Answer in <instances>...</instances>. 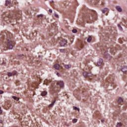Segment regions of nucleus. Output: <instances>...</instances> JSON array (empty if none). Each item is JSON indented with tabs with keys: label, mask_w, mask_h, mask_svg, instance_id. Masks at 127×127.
Segmentation results:
<instances>
[{
	"label": "nucleus",
	"mask_w": 127,
	"mask_h": 127,
	"mask_svg": "<svg viewBox=\"0 0 127 127\" xmlns=\"http://www.w3.org/2000/svg\"><path fill=\"white\" fill-rule=\"evenodd\" d=\"M99 0H97V2H99Z\"/></svg>",
	"instance_id": "obj_45"
},
{
	"label": "nucleus",
	"mask_w": 127,
	"mask_h": 127,
	"mask_svg": "<svg viewBox=\"0 0 127 127\" xmlns=\"http://www.w3.org/2000/svg\"><path fill=\"white\" fill-rule=\"evenodd\" d=\"M116 51L117 50H116V48H113L110 50V52L113 55H115Z\"/></svg>",
	"instance_id": "obj_10"
},
{
	"label": "nucleus",
	"mask_w": 127,
	"mask_h": 127,
	"mask_svg": "<svg viewBox=\"0 0 127 127\" xmlns=\"http://www.w3.org/2000/svg\"><path fill=\"white\" fill-rule=\"evenodd\" d=\"M21 11H13L12 12L5 13L2 15L3 20L6 21L7 23L11 22L13 19H15L17 23H19L18 20L21 19Z\"/></svg>",
	"instance_id": "obj_1"
},
{
	"label": "nucleus",
	"mask_w": 127,
	"mask_h": 127,
	"mask_svg": "<svg viewBox=\"0 0 127 127\" xmlns=\"http://www.w3.org/2000/svg\"><path fill=\"white\" fill-rule=\"evenodd\" d=\"M27 13H29V12H27Z\"/></svg>",
	"instance_id": "obj_49"
},
{
	"label": "nucleus",
	"mask_w": 127,
	"mask_h": 127,
	"mask_svg": "<svg viewBox=\"0 0 127 127\" xmlns=\"http://www.w3.org/2000/svg\"><path fill=\"white\" fill-rule=\"evenodd\" d=\"M121 24L122 25H125L124 24H123V22H121Z\"/></svg>",
	"instance_id": "obj_42"
},
{
	"label": "nucleus",
	"mask_w": 127,
	"mask_h": 127,
	"mask_svg": "<svg viewBox=\"0 0 127 127\" xmlns=\"http://www.w3.org/2000/svg\"><path fill=\"white\" fill-rule=\"evenodd\" d=\"M122 21L126 24V23H127V19H125L123 18Z\"/></svg>",
	"instance_id": "obj_27"
},
{
	"label": "nucleus",
	"mask_w": 127,
	"mask_h": 127,
	"mask_svg": "<svg viewBox=\"0 0 127 127\" xmlns=\"http://www.w3.org/2000/svg\"><path fill=\"white\" fill-rule=\"evenodd\" d=\"M60 44L62 47L64 46L65 45L67 44V40H62V41H61Z\"/></svg>",
	"instance_id": "obj_9"
},
{
	"label": "nucleus",
	"mask_w": 127,
	"mask_h": 127,
	"mask_svg": "<svg viewBox=\"0 0 127 127\" xmlns=\"http://www.w3.org/2000/svg\"><path fill=\"white\" fill-rule=\"evenodd\" d=\"M44 16V15L42 14H40L38 15H37V18H38L39 19H42Z\"/></svg>",
	"instance_id": "obj_13"
},
{
	"label": "nucleus",
	"mask_w": 127,
	"mask_h": 127,
	"mask_svg": "<svg viewBox=\"0 0 127 127\" xmlns=\"http://www.w3.org/2000/svg\"><path fill=\"white\" fill-rule=\"evenodd\" d=\"M55 17H56L57 18H59V16L58 15V14L55 13Z\"/></svg>",
	"instance_id": "obj_34"
},
{
	"label": "nucleus",
	"mask_w": 127,
	"mask_h": 127,
	"mask_svg": "<svg viewBox=\"0 0 127 127\" xmlns=\"http://www.w3.org/2000/svg\"><path fill=\"white\" fill-rule=\"evenodd\" d=\"M72 32L73 33H76V32H77V30L74 29H73V30H72Z\"/></svg>",
	"instance_id": "obj_31"
},
{
	"label": "nucleus",
	"mask_w": 127,
	"mask_h": 127,
	"mask_svg": "<svg viewBox=\"0 0 127 127\" xmlns=\"http://www.w3.org/2000/svg\"><path fill=\"white\" fill-rule=\"evenodd\" d=\"M116 8L117 10L118 11H119V12H122V11H123V9H122V8L120 6H117L116 7Z\"/></svg>",
	"instance_id": "obj_12"
},
{
	"label": "nucleus",
	"mask_w": 127,
	"mask_h": 127,
	"mask_svg": "<svg viewBox=\"0 0 127 127\" xmlns=\"http://www.w3.org/2000/svg\"><path fill=\"white\" fill-rule=\"evenodd\" d=\"M49 12H50L51 13H52V9H50L49 10Z\"/></svg>",
	"instance_id": "obj_36"
},
{
	"label": "nucleus",
	"mask_w": 127,
	"mask_h": 127,
	"mask_svg": "<svg viewBox=\"0 0 127 127\" xmlns=\"http://www.w3.org/2000/svg\"><path fill=\"white\" fill-rule=\"evenodd\" d=\"M97 18H98L97 12L95 10H88L86 15L83 17V20H84V21L91 22L97 20Z\"/></svg>",
	"instance_id": "obj_2"
},
{
	"label": "nucleus",
	"mask_w": 127,
	"mask_h": 127,
	"mask_svg": "<svg viewBox=\"0 0 127 127\" xmlns=\"http://www.w3.org/2000/svg\"><path fill=\"white\" fill-rule=\"evenodd\" d=\"M82 25V26H84V25Z\"/></svg>",
	"instance_id": "obj_47"
},
{
	"label": "nucleus",
	"mask_w": 127,
	"mask_h": 127,
	"mask_svg": "<svg viewBox=\"0 0 127 127\" xmlns=\"http://www.w3.org/2000/svg\"><path fill=\"white\" fill-rule=\"evenodd\" d=\"M64 67L66 69H70V68H71V66L70 64H67V65H65Z\"/></svg>",
	"instance_id": "obj_21"
},
{
	"label": "nucleus",
	"mask_w": 127,
	"mask_h": 127,
	"mask_svg": "<svg viewBox=\"0 0 127 127\" xmlns=\"http://www.w3.org/2000/svg\"><path fill=\"white\" fill-rule=\"evenodd\" d=\"M101 2H102V4H104V3H103V1H101Z\"/></svg>",
	"instance_id": "obj_46"
},
{
	"label": "nucleus",
	"mask_w": 127,
	"mask_h": 127,
	"mask_svg": "<svg viewBox=\"0 0 127 127\" xmlns=\"http://www.w3.org/2000/svg\"><path fill=\"white\" fill-rule=\"evenodd\" d=\"M103 59H100L97 62V65L98 66H101L103 64Z\"/></svg>",
	"instance_id": "obj_11"
},
{
	"label": "nucleus",
	"mask_w": 127,
	"mask_h": 127,
	"mask_svg": "<svg viewBox=\"0 0 127 127\" xmlns=\"http://www.w3.org/2000/svg\"><path fill=\"white\" fill-rule=\"evenodd\" d=\"M121 71L123 72V73H127V66H124L121 69Z\"/></svg>",
	"instance_id": "obj_14"
},
{
	"label": "nucleus",
	"mask_w": 127,
	"mask_h": 127,
	"mask_svg": "<svg viewBox=\"0 0 127 127\" xmlns=\"http://www.w3.org/2000/svg\"><path fill=\"white\" fill-rule=\"evenodd\" d=\"M74 110H78V112L80 111V109L79 108H77V107H74Z\"/></svg>",
	"instance_id": "obj_30"
},
{
	"label": "nucleus",
	"mask_w": 127,
	"mask_h": 127,
	"mask_svg": "<svg viewBox=\"0 0 127 127\" xmlns=\"http://www.w3.org/2000/svg\"><path fill=\"white\" fill-rule=\"evenodd\" d=\"M104 56L106 58H109V56H110V55H107V52H105L104 53Z\"/></svg>",
	"instance_id": "obj_28"
},
{
	"label": "nucleus",
	"mask_w": 127,
	"mask_h": 127,
	"mask_svg": "<svg viewBox=\"0 0 127 127\" xmlns=\"http://www.w3.org/2000/svg\"><path fill=\"white\" fill-rule=\"evenodd\" d=\"M103 13H106V12H108V8H105L103 10H102Z\"/></svg>",
	"instance_id": "obj_24"
},
{
	"label": "nucleus",
	"mask_w": 127,
	"mask_h": 127,
	"mask_svg": "<svg viewBox=\"0 0 127 127\" xmlns=\"http://www.w3.org/2000/svg\"><path fill=\"white\" fill-rule=\"evenodd\" d=\"M52 27L54 28V24H52Z\"/></svg>",
	"instance_id": "obj_41"
},
{
	"label": "nucleus",
	"mask_w": 127,
	"mask_h": 127,
	"mask_svg": "<svg viewBox=\"0 0 127 127\" xmlns=\"http://www.w3.org/2000/svg\"><path fill=\"white\" fill-rule=\"evenodd\" d=\"M60 88H64V82L63 81H57L56 84L52 85L50 91L51 94L54 95V94H57V92H59Z\"/></svg>",
	"instance_id": "obj_3"
},
{
	"label": "nucleus",
	"mask_w": 127,
	"mask_h": 127,
	"mask_svg": "<svg viewBox=\"0 0 127 127\" xmlns=\"http://www.w3.org/2000/svg\"><path fill=\"white\" fill-rule=\"evenodd\" d=\"M107 83H108L109 86L111 87H115V83H114V78L113 77H110L107 79Z\"/></svg>",
	"instance_id": "obj_5"
},
{
	"label": "nucleus",
	"mask_w": 127,
	"mask_h": 127,
	"mask_svg": "<svg viewBox=\"0 0 127 127\" xmlns=\"http://www.w3.org/2000/svg\"><path fill=\"white\" fill-rule=\"evenodd\" d=\"M0 124H2V120H0Z\"/></svg>",
	"instance_id": "obj_40"
},
{
	"label": "nucleus",
	"mask_w": 127,
	"mask_h": 127,
	"mask_svg": "<svg viewBox=\"0 0 127 127\" xmlns=\"http://www.w3.org/2000/svg\"><path fill=\"white\" fill-rule=\"evenodd\" d=\"M118 26L119 29H120V30H121V31H123V27H122V26H121V24H118Z\"/></svg>",
	"instance_id": "obj_25"
},
{
	"label": "nucleus",
	"mask_w": 127,
	"mask_h": 127,
	"mask_svg": "<svg viewBox=\"0 0 127 127\" xmlns=\"http://www.w3.org/2000/svg\"><path fill=\"white\" fill-rule=\"evenodd\" d=\"M1 94H3V91L0 90V95H1Z\"/></svg>",
	"instance_id": "obj_35"
},
{
	"label": "nucleus",
	"mask_w": 127,
	"mask_h": 127,
	"mask_svg": "<svg viewBox=\"0 0 127 127\" xmlns=\"http://www.w3.org/2000/svg\"><path fill=\"white\" fill-rule=\"evenodd\" d=\"M83 75L85 78H86L87 77H88L89 78V77H91V76H92V73H91V72H89L88 71H84L83 72Z\"/></svg>",
	"instance_id": "obj_7"
},
{
	"label": "nucleus",
	"mask_w": 127,
	"mask_h": 127,
	"mask_svg": "<svg viewBox=\"0 0 127 127\" xmlns=\"http://www.w3.org/2000/svg\"><path fill=\"white\" fill-rule=\"evenodd\" d=\"M34 60H33V58H31L30 59V63H32V62H33Z\"/></svg>",
	"instance_id": "obj_32"
},
{
	"label": "nucleus",
	"mask_w": 127,
	"mask_h": 127,
	"mask_svg": "<svg viewBox=\"0 0 127 127\" xmlns=\"http://www.w3.org/2000/svg\"><path fill=\"white\" fill-rule=\"evenodd\" d=\"M51 82L50 80H48V79H46L44 81V84L45 85H47V84H49Z\"/></svg>",
	"instance_id": "obj_22"
},
{
	"label": "nucleus",
	"mask_w": 127,
	"mask_h": 127,
	"mask_svg": "<svg viewBox=\"0 0 127 127\" xmlns=\"http://www.w3.org/2000/svg\"><path fill=\"white\" fill-rule=\"evenodd\" d=\"M41 96H42V97H44L45 96H46V95H47V92L44 91L41 92Z\"/></svg>",
	"instance_id": "obj_17"
},
{
	"label": "nucleus",
	"mask_w": 127,
	"mask_h": 127,
	"mask_svg": "<svg viewBox=\"0 0 127 127\" xmlns=\"http://www.w3.org/2000/svg\"><path fill=\"white\" fill-rule=\"evenodd\" d=\"M14 75H17V72L16 71H13L12 72H8V76L9 77H11L14 76Z\"/></svg>",
	"instance_id": "obj_8"
},
{
	"label": "nucleus",
	"mask_w": 127,
	"mask_h": 127,
	"mask_svg": "<svg viewBox=\"0 0 127 127\" xmlns=\"http://www.w3.org/2000/svg\"><path fill=\"white\" fill-rule=\"evenodd\" d=\"M85 68L86 69V71H88V69H87V68H88V67H86Z\"/></svg>",
	"instance_id": "obj_44"
},
{
	"label": "nucleus",
	"mask_w": 127,
	"mask_h": 127,
	"mask_svg": "<svg viewBox=\"0 0 127 127\" xmlns=\"http://www.w3.org/2000/svg\"><path fill=\"white\" fill-rule=\"evenodd\" d=\"M56 103V100H54L51 104L49 105V108H52L53 106H54V104Z\"/></svg>",
	"instance_id": "obj_18"
},
{
	"label": "nucleus",
	"mask_w": 127,
	"mask_h": 127,
	"mask_svg": "<svg viewBox=\"0 0 127 127\" xmlns=\"http://www.w3.org/2000/svg\"><path fill=\"white\" fill-rule=\"evenodd\" d=\"M60 52H62V53H64L65 52V49H60Z\"/></svg>",
	"instance_id": "obj_29"
},
{
	"label": "nucleus",
	"mask_w": 127,
	"mask_h": 127,
	"mask_svg": "<svg viewBox=\"0 0 127 127\" xmlns=\"http://www.w3.org/2000/svg\"><path fill=\"white\" fill-rule=\"evenodd\" d=\"M54 67L56 69V70H58L59 68H60V65H59L58 64H57L54 65Z\"/></svg>",
	"instance_id": "obj_15"
},
{
	"label": "nucleus",
	"mask_w": 127,
	"mask_h": 127,
	"mask_svg": "<svg viewBox=\"0 0 127 127\" xmlns=\"http://www.w3.org/2000/svg\"><path fill=\"white\" fill-rule=\"evenodd\" d=\"M102 123H105V120H101Z\"/></svg>",
	"instance_id": "obj_39"
},
{
	"label": "nucleus",
	"mask_w": 127,
	"mask_h": 127,
	"mask_svg": "<svg viewBox=\"0 0 127 127\" xmlns=\"http://www.w3.org/2000/svg\"><path fill=\"white\" fill-rule=\"evenodd\" d=\"M12 99H14L15 101H19V98L16 97V96H12Z\"/></svg>",
	"instance_id": "obj_23"
},
{
	"label": "nucleus",
	"mask_w": 127,
	"mask_h": 127,
	"mask_svg": "<svg viewBox=\"0 0 127 127\" xmlns=\"http://www.w3.org/2000/svg\"><path fill=\"white\" fill-rule=\"evenodd\" d=\"M123 124H122V123H118L117 125V127H122Z\"/></svg>",
	"instance_id": "obj_26"
},
{
	"label": "nucleus",
	"mask_w": 127,
	"mask_h": 127,
	"mask_svg": "<svg viewBox=\"0 0 127 127\" xmlns=\"http://www.w3.org/2000/svg\"><path fill=\"white\" fill-rule=\"evenodd\" d=\"M77 49H82L84 47V42L79 41L76 45Z\"/></svg>",
	"instance_id": "obj_6"
},
{
	"label": "nucleus",
	"mask_w": 127,
	"mask_h": 127,
	"mask_svg": "<svg viewBox=\"0 0 127 127\" xmlns=\"http://www.w3.org/2000/svg\"><path fill=\"white\" fill-rule=\"evenodd\" d=\"M87 42L90 43L92 41V37L89 36L87 39Z\"/></svg>",
	"instance_id": "obj_20"
},
{
	"label": "nucleus",
	"mask_w": 127,
	"mask_h": 127,
	"mask_svg": "<svg viewBox=\"0 0 127 127\" xmlns=\"http://www.w3.org/2000/svg\"><path fill=\"white\" fill-rule=\"evenodd\" d=\"M122 103H124V100L121 97H119L118 99V104H122Z\"/></svg>",
	"instance_id": "obj_16"
},
{
	"label": "nucleus",
	"mask_w": 127,
	"mask_h": 127,
	"mask_svg": "<svg viewBox=\"0 0 127 127\" xmlns=\"http://www.w3.org/2000/svg\"><path fill=\"white\" fill-rule=\"evenodd\" d=\"M23 55H20L19 56H20L21 57V56H23Z\"/></svg>",
	"instance_id": "obj_43"
},
{
	"label": "nucleus",
	"mask_w": 127,
	"mask_h": 127,
	"mask_svg": "<svg viewBox=\"0 0 127 127\" xmlns=\"http://www.w3.org/2000/svg\"><path fill=\"white\" fill-rule=\"evenodd\" d=\"M7 47L8 49H12L13 48V45H14V42L11 40V37L12 35L10 33L7 34Z\"/></svg>",
	"instance_id": "obj_4"
},
{
	"label": "nucleus",
	"mask_w": 127,
	"mask_h": 127,
	"mask_svg": "<svg viewBox=\"0 0 127 127\" xmlns=\"http://www.w3.org/2000/svg\"><path fill=\"white\" fill-rule=\"evenodd\" d=\"M2 111H1V108L0 107V114H1Z\"/></svg>",
	"instance_id": "obj_37"
},
{
	"label": "nucleus",
	"mask_w": 127,
	"mask_h": 127,
	"mask_svg": "<svg viewBox=\"0 0 127 127\" xmlns=\"http://www.w3.org/2000/svg\"><path fill=\"white\" fill-rule=\"evenodd\" d=\"M52 2H54V1H52Z\"/></svg>",
	"instance_id": "obj_48"
},
{
	"label": "nucleus",
	"mask_w": 127,
	"mask_h": 127,
	"mask_svg": "<svg viewBox=\"0 0 127 127\" xmlns=\"http://www.w3.org/2000/svg\"><path fill=\"white\" fill-rule=\"evenodd\" d=\"M57 76H58L59 77H60V74H59V73H57Z\"/></svg>",
	"instance_id": "obj_38"
},
{
	"label": "nucleus",
	"mask_w": 127,
	"mask_h": 127,
	"mask_svg": "<svg viewBox=\"0 0 127 127\" xmlns=\"http://www.w3.org/2000/svg\"><path fill=\"white\" fill-rule=\"evenodd\" d=\"M77 120L76 119H74L72 120V122H73V123H77Z\"/></svg>",
	"instance_id": "obj_33"
},
{
	"label": "nucleus",
	"mask_w": 127,
	"mask_h": 127,
	"mask_svg": "<svg viewBox=\"0 0 127 127\" xmlns=\"http://www.w3.org/2000/svg\"><path fill=\"white\" fill-rule=\"evenodd\" d=\"M11 4V2H9L8 0H6L5 5L6 6H9Z\"/></svg>",
	"instance_id": "obj_19"
}]
</instances>
